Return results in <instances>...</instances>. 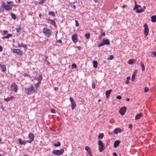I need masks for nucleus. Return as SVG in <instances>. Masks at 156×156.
Masks as SVG:
<instances>
[{"mask_svg": "<svg viewBox=\"0 0 156 156\" xmlns=\"http://www.w3.org/2000/svg\"><path fill=\"white\" fill-rule=\"evenodd\" d=\"M43 33L44 36L48 38H50L52 34L51 30L47 27H44L43 28Z\"/></svg>", "mask_w": 156, "mask_h": 156, "instance_id": "1", "label": "nucleus"}, {"mask_svg": "<svg viewBox=\"0 0 156 156\" xmlns=\"http://www.w3.org/2000/svg\"><path fill=\"white\" fill-rule=\"evenodd\" d=\"M25 91L26 94L28 95H31L35 92V90L34 86L31 85L29 88H25Z\"/></svg>", "mask_w": 156, "mask_h": 156, "instance_id": "2", "label": "nucleus"}, {"mask_svg": "<svg viewBox=\"0 0 156 156\" xmlns=\"http://www.w3.org/2000/svg\"><path fill=\"white\" fill-rule=\"evenodd\" d=\"M98 144L99 145V149L100 152H102L105 148V146L101 140H99Z\"/></svg>", "mask_w": 156, "mask_h": 156, "instance_id": "3", "label": "nucleus"}, {"mask_svg": "<svg viewBox=\"0 0 156 156\" xmlns=\"http://www.w3.org/2000/svg\"><path fill=\"white\" fill-rule=\"evenodd\" d=\"M2 7L6 11H9L12 9V8L10 5H6L5 2H3L2 4Z\"/></svg>", "mask_w": 156, "mask_h": 156, "instance_id": "4", "label": "nucleus"}, {"mask_svg": "<svg viewBox=\"0 0 156 156\" xmlns=\"http://www.w3.org/2000/svg\"><path fill=\"white\" fill-rule=\"evenodd\" d=\"M64 151L63 149H61L60 150H54L53 151V153L55 155H58L62 154Z\"/></svg>", "mask_w": 156, "mask_h": 156, "instance_id": "5", "label": "nucleus"}, {"mask_svg": "<svg viewBox=\"0 0 156 156\" xmlns=\"http://www.w3.org/2000/svg\"><path fill=\"white\" fill-rule=\"evenodd\" d=\"M11 90L12 91L17 92L18 90V88L17 86L14 83H12L11 87Z\"/></svg>", "mask_w": 156, "mask_h": 156, "instance_id": "6", "label": "nucleus"}, {"mask_svg": "<svg viewBox=\"0 0 156 156\" xmlns=\"http://www.w3.org/2000/svg\"><path fill=\"white\" fill-rule=\"evenodd\" d=\"M69 100L70 101L72 105V109L73 110L76 107V102L73 98L71 97H70L69 98Z\"/></svg>", "mask_w": 156, "mask_h": 156, "instance_id": "7", "label": "nucleus"}, {"mask_svg": "<svg viewBox=\"0 0 156 156\" xmlns=\"http://www.w3.org/2000/svg\"><path fill=\"white\" fill-rule=\"evenodd\" d=\"M28 137L30 139L29 140H27V143H30L34 140V136L33 133H31L29 134Z\"/></svg>", "mask_w": 156, "mask_h": 156, "instance_id": "8", "label": "nucleus"}, {"mask_svg": "<svg viewBox=\"0 0 156 156\" xmlns=\"http://www.w3.org/2000/svg\"><path fill=\"white\" fill-rule=\"evenodd\" d=\"M144 33L145 36H147L149 32V30L148 26L146 23L144 25Z\"/></svg>", "mask_w": 156, "mask_h": 156, "instance_id": "9", "label": "nucleus"}, {"mask_svg": "<svg viewBox=\"0 0 156 156\" xmlns=\"http://www.w3.org/2000/svg\"><path fill=\"white\" fill-rule=\"evenodd\" d=\"M72 39L74 43H76L78 41L77 39V34L75 33L73 35L72 37Z\"/></svg>", "mask_w": 156, "mask_h": 156, "instance_id": "10", "label": "nucleus"}, {"mask_svg": "<svg viewBox=\"0 0 156 156\" xmlns=\"http://www.w3.org/2000/svg\"><path fill=\"white\" fill-rule=\"evenodd\" d=\"M126 107H123L121 108L119 111V112L122 115H123L126 112Z\"/></svg>", "mask_w": 156, "mask_h": 156, "instance_id": "11", "label": "nucleus"}, {"mask_svg": "<svg viewBox=\"0 0 156 156\" xmlns=\"http://www.w3.org/2000/svg\"><path fill=\"white\" fill-rule=\"evenodd\" d=\"M47 20L48 22L50 23L51 24L53 25L55 27H56V23L54 20H51L49 19H48Z\"/></svg>", "mask_w": 156, "mask_h": 156, "instance_id": "12", "label": "nucleus"}, {"mask_svg": "<svg viewBox=\"0 0 156 156\" xmlns=\"http://www.w3.org/2000/svg\"><path fill=\"white\" fill-rule=\"evenodd\" d=\"M12 52L15 53H16L19 55H22V52L20 49H14L12 50Z\"/></svg>", "mask_w": 156, "mask_h": 156, "instance_id": "13", "label": "nucleus"}, {"mask_svg": "<svg viewBox=\"0 0 156 156\" xmlns=\"http://www.w3.org/2000/svg\"><path fill=\"white\" fill-rule=\"evenodd\" d=\"M18 141L19 144L21 145H25L27 143V140L22 141L20 138L18 139Z\"/></svg>", "mask_w": 156, "mask_h": 156, "instance_id": "14", "label": "nucleus"}, {"mask_svg": "<svg viewBox=\"0 0 156 156\" xmlns=\"http://www.w3.org/2000/svg\"><path fill=\"white\" fill-rule=\"evenodd\" d=\"M121 141L119 140H116L115 141L114 144V147L116 148L118 147L119 144L120 143Z\"/></svg>", "mask_w": 156, "mask_h": 156, "instance_id": "15", "label": "nucleus"}, {"mask_svg": "<svg viewBox=\"0 0 156 156\" xmlns=\"http://www.w3.org/2000/svg\"><path fill=\"white\" fill-rule=\"evenodd\" d=\"M112 90L110 89L106 91L105 92V94L106 95V98H108L109 96V95L112 92Z\"/></svg>", "mask_w": 156, "mask_h": 156, "instance_id": "16", "label": "nucleus"}, {"mask_svg": "<svg viewBox=\"0 0 156 156\" xmlns=\"http://www.w3.org/2000/svg\"><path fill=\"white\" fill-rule=\"evenodd\" d=\"M14 98H15L14 97L12 96L10 97H8L7 98H5L4 100L5 101L8 102Z\"/></svg>", "mask_w": 156, "mask_h": 156, "instance_id": "17", "label": "nucleus"}, {"mask_svg": "<svg viewBox=\"0 0 156 156\" xmlns=\"http://www.w3.org/2000/svg\"><path fill=\"white\" fill-rule=\"evenodd\" d=\"M114 131L115 134H117L118 133H120L122 131V130L121 129L119 128H116L114 130Z\"/></svg>", "mask_w": 156, "mask_h": 156, "instance_id": "18", "label": "nucleus"}, {"mask_svg": "<svg viewBox=\"0 0 156 156\" xmlns=\"http://www.w3.org/2000/svg\"><path fill=\"white\" fill-rule=\"evenodd\" d=\"M42 79V75L41 74L37 78H36L35 80H37L38 81V82L41 83V80Z\"/></svg>", "mask_w": 156, "mask_h": 156, "instance_id": "19", "label": "nucleus"}, {"mask_svg": "<svg viewBox=\"0 0 156 156\" xmlns=\"http://www.w3.org/2000/svg\"><path fill=\"white\" fill-rule=\"evenodd\" d=\"M102 41L105 44L109 45L110 44L109 41L108 39L105 40L104 38L102 40Z\"/></svg>", "mask_w": 156, "mask_h": 156, "instance_id": "20", "label": "nucleus"}, {"mask_svg": "<svg viewBox=\"0 0 156 156\" xmlns=\"http://www.w3.org/2000/svg\"><path fill=\"white\" fill-rule=\"evenodd\" d=\"M136 62V60L134 59H130L128 62V63L129 64H133L134 63Z\"/></svg>", "mask_w": 156, "mask_h": 156, "instance_id": "21", "label": "nucleus"}, {"mask_svg": "<svg viewBox=\"0 0 156 156\" xmlns=\"http://www.w3.org/2000/svg\"><path fill=\"white\" fill-rule=\"evenodd\" d=\"M143 116V113H140L139 114L136 115L135 117V119H140L142 116Z\"/></svg>", "mask_w": 156, "mask_h": 156, "instance_id": "22", "label": "nucleus"}, {"mask_svg": "<svg viewBox=\"0 0 156 156\" xmlns=\"http://www.w3.org/2000/svg\"><path fill=\"white\" fill-rule=\"evenodd\" d=\"M151 20L152 22H156V16H153L151 17Z\"/></svg>", "mask_w": 156, "mask_h": 156, "instance_id": "23", "label": "nucleus"}, {"mask_svg": "<svg viewBox=\"0 0 156 156\" xmlns=\"http://www.w3.org/2000/svg\"><path fill=\"white\" fill-rule=\"evenodd\" d=\"M93 66L94 67L96 68L98 67V63L96 61H94L93 62Z\"/></svg>", "mask_w": 156, "mask_h": 156, "instance_id": "24", "label": "nucleus"}, {"mask_svg": "<svg viewBox=\"0 0 156 156\" xmlns=\"http://www.w3.org/2000/svg\"><path fill=\"white\" fill-rule=\"evenodd\" d=\"M104 136V134L103 133H100L99 134L98 138V139H102L103 137Z\"/></svg>", "mask_w": 156, "mask_h": 156, "instance_id": "25", "label": "nucleus"}, {"mask_svg": "<svg viewBox=\"0 0 156 156\" xmlns=\"http://www.w3.org/2000/svg\"><path fill=\"white\" fill-rule=\"evenodd\" d=\"M18 46L19 47H23L24 48H25L27 47V45L26 44H24L22 43L21 44H18Z\"/></svg>", "mask_w": 156, "mask_h": 156, "instance_id": "26", "label": "nucleus"}, {"mask_svg": "<svg viewBox=\"0 0 156 156\" xmlns=\"http://www.w3.org/2000/svg\"><path fill=\"white\" fill-rule=\"evenodd\" d=\"M140 7H141V5H138L137 4H136L135 5L134 7L133 8V10H136V9H137L138 8Z\"/></svg>", "mask_w": 156, "mask_h": 156, "instance_id": "27", "label": "nucleus"}, {"mask_svg": "<svg viewBox=\"0 0 156 156\" xmlns=\"http://www.w3.org/2000/svg\"><path fill=\"white\" fill-rule=\"evenodd\" d=\"M11 17L14 20L16 19V15L13 13H11Z\"/></svg>", "mask_w": 156, "mask_h": 156, "instance_id": "28", "label": "nucleus"}, {"mask_svg": "<svg viewBox=\"0 0 156 156\" xmlns=\"http://www.w3.org/2000/svg\"><path fill=\"white\" fill-rule=\"evenodd\" d=\"M41 83L37 82L35 85V87L36 88L37 90V88L39 87Z\"/></svg>", "mask_w": 156, "mask_h": 156, "instance_id": "29", "label": "nucleus"}, {"mask_svg": "<svg viewBox=\"0 0 156 156\" xmlns=\"http://www.w3.org/2000/svg\"><path fill=\"white\" fill-rule=\"evenodd\" d=\"M141 66L142 67V70L144 71L145 69V66L143 62L141 63Z\"/></svg>", "mask_w": 156, "mask_h": 156, "instance_id": "30", "label": "nucleus"}, {"mask_svg": "<svg viewBox=\"0 0 156 156\" xmlns=\"http://www.w3.org/2000/svg\"><path fill=\"white\" fill-rule=\"evenodd\" d=\"M1 67L2 68V71H5L6 70V66H5L3 65H2L1 66Z\"/></svg>", "mask_w": 156, "mask_h": 156, "instance_id": "31", "label": "nucleus"}, {"mask_svg": "<svg viewBox=\"0 0 156 156\" xmlns=\"http://www.w3.org/2000/svg\"><path fill=\"white\" fill-rule=\"evenodd\" d=\"M85 149L88 152L89 151H90V148L88 146H86L85 147Z\"/></svg>", "mask_w": 156, "mask_h": 156, "instance_id": "32", "label": "nucleus"}, {"mask_svg": "<svg viewBox=\"0 0 156 156\" xmlns=\"http://www.w3.org/2000/svg\"><path fill=\"white\" fill-rule=\"evenodd\" d=\"M48 14L49 15H52L53 16H55V14L54 12H49Z\"/></svg>", "mask_w": 156, "mask_h": 156, "instance_id": "33", "label": "nucleus"}, {"mask_svg": "<svg viewBox=\"0 0 156 156\" xmlns=\"http://www.w3.org/2000/svg\"><path fill=\"white\" fill-rule=\"evenodd\" d=\"M12 35L11 34H8L6 36H5V37L6 39H8L9 37H12Z\"/></svg>", "mask_w": 156, "mask_h": 156, "instance_id": "34", "label": "nucleus"}, {"mask_svg": "<svg viewBox=\"0 0 156 156\" xmlns=\"http://www.w3.org/2000/svg\"><path fill=\"white\" fill-rule=\"evenodd\" d=\"M144 11V10L143 9H141L140 10H137L136 11V12L137 13H140Z\"/></svg>", "mask_w": 156, "mask_h": 156, "instance_id": "35", "label": "nucleus"}, {"mask_svg": "<svg viewBox=\"0 0 156 156\" xmlns=\"http://www.w3.org/2000/svg\"><path fill=\"white\" fill-rule=\"evenodd\" d=\"M61 145V143L60 142H58L57 144H54V145L55 147L59 146Z\"/></svg>", "mask_w": 156, "mask_h": 156, "instance_id": "36", "label": "nucleus"}, {"mask_svg": "<svg viewBox=\"0 0 156 156\" xmlns=\"http://www.w3.org/2000/svg\"><path fill=\"white\" fill-rule=\"evenodd\" d=\"M85 37L87 39H88L90 37V34H86L85 35Z\"/></svg>", "mask_w": 156, "mask_h": 156, "instance_id": "37", "label": "nucleus"}, {"mask_svg": "<svg viewBox=\"0 0 156 156\" xmlns=\"http://www.w3.org/2000/svg\"><path fill=\"white\" fill-rule=\"evenodd\" d=\"M101 35L103 37H104L105 36V32H102V29H101Z\"/></svg>", "mask_w": 156, "mask_h": 156, "instance_id": "38", "label": "nucleus"}, {"mask_svg": "<svg viewBox=\"0 0 156 156\" xmlns=\"http://www.w3.org/2000/svg\"><path fill=\"white\" fill-rule=\"evenodd\" d=\"M105 45L103 42L102 41V42L101 43H100L99 44H98V47H101V46L103 45Z\"/></svg>", "mask_w": 156, "mask_h": 156, "instance_id": "39", "label": "nucleus"}, {"mask_svg": "<svg viewBox=\"0 0 156 156\" xmlns=\"http://www.w3.org/2000/svg\"><path fill=\"white\" fill-rule=\"evenodd\" d=\"M136 76V74L134 73L132 76V81H133L135 79V77Z\"/></svg>", "mask_w": 156, "mask_h": 156, "instance_id": "40", "label": "nucleus"}, {"mask_svg": "<svg viewBox=\"0 0 156 156\" xmlns=\"http://www.w3.org/2000/svg\"><path fill=\"white\" fill-rule=\"evenodd\" d=\"M149 90V89L147 87H146L144 88V91L145 92H147Z\"/></svg>", "mask_w": 156, "mask_h": 156, "instance_id": "41", "label": "nucleus"}, {"mask_svg": "<svg viewBox=\"0 0 156 156\" xmlns=\"http://www.w3.org/2000/svg\"><path fill=\"white\" fill-rule=\"evenodd\" d=\"M113 58L114 56L113 55H111L110 57L108 58V59L109 60H112L113 59Z\"/></svg>", "mask_w": 156, "mask_h": 156, "instance_id": "42", "label": "nucleus"}, {"mask_svg": "<svg viewBox=\"0 0 156 156\" xmlns=\"http://www.w3.org/2000/svg\"><path fill=\"white\" fill-rule=\"evenodd\" d=\"M21 28L20 27H19V28H16V31H17V33H18L19 31L21 30Z\"/></svg>", "mask_w": 156, "mask_h": 156, "instance_id": "43", "label": "nucleus"}, {"mask_svg": "<svg viewBox=\"0 0 156 156\" xmlns=\"http://www.w3.org/2000/svg\"><path fill=\"white\" fill-rule=\"evenodd\" d=\"M8 32V31L7 30H5L3 31V35H6Z\"/></svg>", "mask_w": 156, "mask_h": 156, "instance_id": "44", "label": "nucleus"}, {"mask_svg": "<svg viewBox=\"0 0 156 156\" xmlns=\"http://www.w3.org/2000/svg\"><path fill=\"white\" fill-rule=\"evenodd\" d=\"M45 0H41L40 2H39V4L40 5L42 4L45 2Z\"/></svg>", "mask_w": 156, "mask_h": 156, "instance_id": "45", "label": "nucleus"}, {"mask_svg": "<svg viewBox=\"0 0 156 156\" xmlns=\"http://www.w3.org/2000/svg\"><path fill=\"white\" fill-rule=\"evenodd\" d=\"M24 76H27L28 77H29L30 78H31V76H30L29 75V74H28L27 73H25L24 74Z\"/></svg>", "mask_w": 156, "mask_h": 156, "instance_id": "46", "label": "nucleus"}, {"mask_svg": "<svg viewBox=\"0 0 156 156\" xmlns=\"http://www.w3.org/2000/svg\"><path fill=\"white\" fill-rule=\"evenodd\" d=\"M72 68H76V66L75 64H73L72 65Z\"/></svg>", "mask_w": 156, "mask_h": 156, "instance_id": "47", "label": "nucleus"}, {"mask_svg": "<svg viewBox=\"0 0 156 156\" xmlns=\"http://www.w3.org/2000/svg\"><path fill=\"white\" fill-rule=\"evenodd\" d=\"M92 87L93 89H94L95 87V84L94 83H92Z\"/></svg>", "mask_w": 156, "mask_h": 156, "instance_id": "48", "label": "nucleus"}, {"mask_svg": "<svg viewBox=\"0 0 156 156\" xmlns=\"http://www.w3.org/2000/svg\"><path fill=\"white\" fill-rule=\"evenodd\" d=\"M76 22V26H78L79 25V23L78 21L77 20H75Z\"/></svg>", "mask_w": 156, "mask_h": 156, "instance_id": "49", "label": "nucleus"}, {"mask_svg": "<svg viewBox=\"0 0 156 156\" xmlns=\"http://www.w3.org/2000/svg\"><path fill=\"white\" fill-rule=\"evenodd\" d=\"M116 98L118 99H121L122 98V97L120 95H118L117 96Z\"/></svg>", "mask_w": 156, "mask_h": 156, "instance_id": "50", "label": "nucleus"}, {"mask_svg": "<svg viewBox=\"0 0 156 156\" xmlns=\"http://www.w3.org/2000/svg\"><path fill=\"white\" fill-rule=\"evenodd\" d=\"M51 113H55V110L54 109H51Z\"/></svg>", "mask_w": 156, "mask_h": 156, "instance_id": "51", "label": "nucleus"}, {"mask_svg": "<svg viewBox=\"0 0 156 156\" xmlns=\"http://www.w3.org/2000/svg\"><path fill=\"white\" fill-rule=\"evenodd\" d=\"M57 42L60 43H62V41L61 40H58L57 41Z\"/></svg>", "mask_w": 156, "mask_h": 156, "instance_id": "52", "label": "nucleus"}, {"mask_svg": "<svg viewBox=\"0 0 156 156\" xmlns=\"http://www.w3.org/2000/svg\"><path fill=\"white\" fill-rule=\"evenodd\" d=\"M152 53L154 56L156 57V51L153 52Z\"/></svg>", "mask_w": 156, "mask_h": 156, "instance_id": "53", "label": "nucleus"}, {"mask_svg": "<svg viewBox=\"0 0 156 156\" xmlns=\"http://www.w3.org/2000/svg\"><path fill=\"white\" fill-rule=\"evenodd\" d=\"M7 3L8 4H11V3H12V2H9V1H7Z\"/></svg>", "mask_w": 156, "mask_h": 156, "instance_id": "54", "label": "nucleus"}, {"mask_svg": "<svg viewBox=\"0 0 156 156\" xmlns=\"http://www.w3.org/2000/svg\"><path fill=\"white\" fill-rule=\"evenodd\" d=\"M129 83V81L128 80H126V84H128Z\"/></svg>", "mask_w": 156, "mask_h": 156, "instance_id": "55", "label": "nucleus"}, {"mask_svg": "<svg viewBox=\"0 0 156 156\" xmlns=\"http://www.w3.org/2000/svg\"><path fill=\"white\" fill-rule=\"evenodd\" d=\"M113 156H117V154L116 153L114 152L113 153Z\"/></svg>", "mask_w": 156, "mask_h": 156, "instance_id": "56", "label": "nucleus"}, {"mask_svg": "<svg viewBox=\"0 0 156 156\" xmlns=\"http://www.w3.org/2000/svg\"><path fill=\"white\" fill-rule=\"evenodd\" d=\"M133 127L132 125L131 124H130L129 125V128H132Z\"/></svg>", "mask_w": 156, "mask_h": 156, "instance_id": "57", "label": "nucleus"}, {"mask_svg": "<svg viewBox=\"0 0 156 156\" xmlns=\"http://www.w3.org/2000/svg\"><path fill=\"white\" fill-rule=\"evenodd\" d=\"M88 153L89 154L90 156H92V155L90 151H89V152H88Z\"/></svg>", "mask_w": 156, "mask_h": 156, "instance_id": "58", "label": "nucleus"}, {"mask_svg": "<svg viewBox=\"0 0 156 156\" xmlns=\"http://www.w3.org/2000/svg\"><path fill=\"white\" fill-rule=\"evenodd\" d=\"M3 48L2 47L0 46V51H2V50Z\"/></svg>", "mask_w": 156, "mask_h": 156, "instance_id": "59", "label": "nucleus"}, {"mask_svg": "<svg viewBox=\"0 0 156 156\" xmlns=\"http://www.w3.org/2000/svg\"><path fill=\"white\" fill-rule=\"evenodd\" d=\"M127 80H129L130 79V77H127L126 78Z\"/></svg>", "mask_w": 156, "mask_h": 156, "instance_id": "60", "label": "nucleus"}, {"mask_svg": "<svg viewBox=\"0 0 156 156\" xmlns=\"http://www.w3.org/2000/svg\"><path fill=\"white\" fill-rule=\"evenodd\" d=\"M102 37V36L101 35H100V36L99 37V38L100 39H101Z\"/></svg>", "mask_w": 156, "mask_h": 156, "instance_id": "61", "label": "nucleus"}, {"mask_svg": "<svg viewBox=\"0 0 156 156\" xmlns=\"http://www.w3.org/2000/svg\"><path fill=\"white\" fill-rule=\"evenodd\" d=\"M2 39H6V38L5 37H5H2Z\"/></svg>", "mask_w": 156, "mask_h": 156, "instance_id": "62", "label": "nucleus"}, {"mask_svg": "<svg viewBox=\"0 0 156 156\" xmlns=\"http://www.w3.org/2000/svg\"><path fill=\"white\" fill-rule=\"evenodd\" d=\"M126 5H122V7L123 9H124L126 7Z\"/></svg>", "mask_w": 156, "mask_h": 156, "instance_id": "63", "label": "nucleus"}, {"mask_svg": "<svg viewBox=\"0 0 156 156\" xmlns=\"http://www.w3.org/2000/svg\"><path fill=\"white\" fill-rule=\"evenodd\" d=\"M129 98H127L126 101H129Z\"/></svg>", "mask_w": 156, "mask_h": 156, "instance_id": "64", "label": "nucleus"}]
</instances>
